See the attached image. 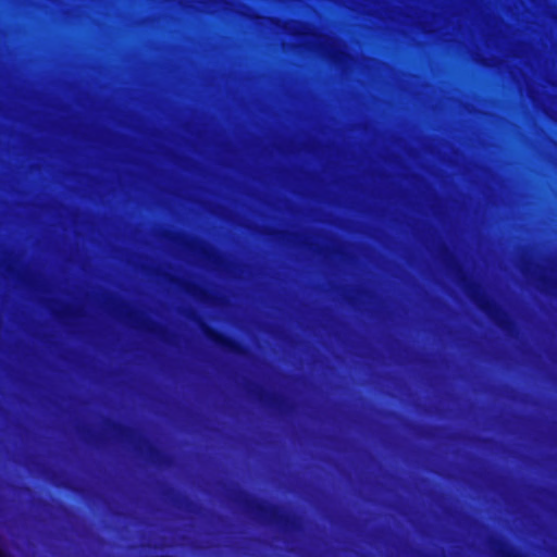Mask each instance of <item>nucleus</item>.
I'll return each mask as SVG.
<instances>
[{
	"label": "nucleus",
	"mask_w": 557,
	"mask_h": 557,
	"mask_svg": "<svg viewBox=\"0 0 557 557\" xmlns=\"http://www.w3.org/2000/svg\"><path fill=\"white\" fill-rule=\"evenodd\" d=\"M246 506L247 509L252 511L261 521L280 527L284 532L297 529L296 518L284 512L276 505H270L265 500L249 497L246 502Z\"/></svg>",
	"instance_id": "nucleus-1"
},
{
	"label": "nucleus",
	"mask_w": 557,
	"mask_h": 557,
	"mask_svg": "<svg viewBox=\"0 0 557 557\" xmlns=\"http://www.w3.org/2000/svg\"><path fill=\"white\" fill-rule=\"evenodd\" d=\"M462 282L465 283L470 297L478 305V307L484 313H486L498 327L506 332H510L515 324L507 312L497 306L492 299L481 293L479 285L474 283H468L466 276H462Z\"/></svg>",
	"instance_id": "nucleus-2"
},
{
	"label": "nucleus",
	"mask_w": 557,
	"mask_h": 557,
	"mask_svg": "<svg viewBox=\"0 0 557 557\" xmlns=\"http://www.w3.org/2000/svg\"><path fill=\"white\" fill-rule=\"evenodd\" d=\"M201 329L206 338L222 351L240 357L248 352L247 347L243 343L222 331L206 323L202 324Z\"/></svg>",
	"instance_id": "nucleus-3"
},
{
	"label": "nucleus",
	"mask_w": 557,
	"mask_h": 557,
	"mask_svg": "<svg viewBox=\"0 0 557 557\" xmlns=\"http://www.w3.org/2000/svg\"><path fill=\"white\" fill-rule=\"evenodd\" d=\"M496 544L498 545V554L500 557H525L522 553L503 540H497Z\"/></svg>",
	"instance_id": "nucleus-4"
},
{
	"label": "nucleus",
	"mask_w": 557,
	"mask_h": 557,
	"mask_svg": "<svg viewBox=\"0 0 557 557\" xmlns=\"http://www.w3.org/2000/svg\"><path fill=\"white\" fill-rule=\"evenodd\" d=\"M186 290L194 296H198L201 299H207V295H208L207 290L200 288L199 286H197L195 284L186 285Z\"/></svg>",
	"instance_id": "nucleus-5"
},
{
	"label": "nucleus",
	"mask_w": 557,
	"mask_h": 557,
	"mask_svg": "<svg viewBox=\"0 0 557 557\" xmlns=\"http://www.w3.org/2000/svg\"><path fill=\"white\" fill-rule=\"evenodd\" d=\"M149 457L153 462H160L161 457H163V454L157 447L150 446L149 447Z\"/></svg>",
	"instance_id": "nucleus-6"
},
{
	"label": "nucleus",
	"mask_w": 557,
	"mask_h": 557,
	"mask_svg": "<svg viewBox=\"0 0 557 557\" xmlns=\"http://www.w3.org/2000/svg\"><path fill=\"white\" fill-rule=\"evenodd\" d=\"M110 424L112 425V428L114 430H116L120 434L124 435L125 433H127L129 431L128 428H126L125 425L123 424H120V423H116V422H110Z\"/></svg>",
	"instance_id": "nucleus-7"
},
{
	"label": "nucleus",
	"mask_w": 557,
	"mask_h": 557,
	"mask_svg": "<svg viewBox=\"0 0 557 557\" xmlns=\"http://www.w3.org/2000/svg\"><path fill=\"white\" fill-rule=\"evenodd\" d=\"M280 400H281V398H278L277 396H272L270 398V404L273 405V406L274 405H278Z\"/></svg>",
	"instance_id": "nucleus-8"
},
{
	"label": "nucleus",
	"mask_w": 557,
	"mask_h": 557,
	"mask_svg": "<svg viewBox=\"0 0 557 557\" xmlns=\"http://www.w3.org/2000/svg\"><path fill=\"white\" fill-rule=\"evenodd\" d=\"M542 282H543L544 284H548V283L550 282V280H548L547 277H542Z\"/></svg>",
	"instance_id": "nucleus-9"
},
{
	"label": "nucleus",
	"mask_w": 557,
	"mask_h": 557,
	"mask_svg": "<svg viewBox=\"0 0 557 557\" xmlns=\"http://www.w3.org/2000/svg\"><path fill=\"white\" fill-rule=\"evenodd\" d=\"M264 395H265V394H264L263 392H261V393L259 394V399H260V400H264Z\"/></svg>",
	"instance_id": "nucleus-10"
}]
</instances>
